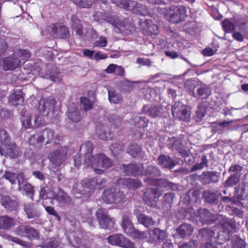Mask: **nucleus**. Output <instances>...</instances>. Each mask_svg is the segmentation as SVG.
<instances>
[{
    "label": "nucleus",
    "instance_id": "nucleus-1",
    "mask_svg": "<svg viewBox=\"0 0 248 248\" xmlns=\"http://www.w3.org/2000/svg\"><path fill=\"white\" fill-rule=\"evenodd\" d=\"M200 220L204 224H210L217 220H219L220 230L217 237L222 241H229L230 234L235 232L236 223L233 219H230L222 215L213 214L205 208L199 211Z\"/></svg>",
    "mask_w": 248,
    "mask_h": 248
},
{
    "label": "nucleus",
    "instance_id": "nucleus-2",
    "mask_svg": "<svg viewBox=\"0 0 248 248\" xmlns=\"http://www.w3.org/2000/svg\"><path fill=\"white\" fill-rule=\"evenodd\" d=\"M113 166V161L104 153L95 154L91 159L86 160L85 167H91L98 174L104 172L105 170Z\"/></svg>",
    "mask_w": 248,
    "mask_h": 248
},
{
    "label": "nucleus",
    "instance_id": "nucleus-3",
    "mask_svg": "<svg viewBox=\"0 0 248 248\" xmlns=\"http://www.w3.org/2000/svg\"><path fill=\"white\" fill-rule=\"evenodd\" d=\"M187 10L184 5H171L169 8L167 20L172 24L179 23L185 19Z\"/></svg>",
    "mask_w": 248,
    "mask_h": 248
},
{
    "label": "nucleus",
    "instance_id": "nucleus-4",
    "mask_svg": "<svg viewBox=\"0 0 248 248\" xmlns=\"http://www.w3.org/2000/svg\"><path fill=\"white\" fill-rule=\"evenodd\" d=\"M124 192L114 187H111L104 191L102 195L103 201L108 204H118L124 199Z\"/></svg>",
    "mask_w": 248,
    "mask_h": 248
},
{
    "label": "nucleus",
    "instance_id": "nucleus-5",
    "mask_svg": "<svg viewBox=\"0 0 248 248\" xmlns=\"http://www.w3.org/2000/svg\"><path fill=\"white\" fill-rule=\"evenodd\" d=\"M96 216L102 229L110 230L114 227V221L110 217L106 209H98L96 212Z\"/></svg>",
    "mask_w": 248,
    "mask_h": 248
},
{
    "label": "nucleus",
    "instance_id": "nucleus-6",
    "mask_svg": "<svg viewBox=\"0 0 248 248\" xmlns=\"http://www.w3.org/2000/svg\"><path fill=\"white\" fill-rule=\"evenodd\" d=\"M107 240L111 245L117 246L123 248H135L134 243L121 233L110 235L108 236Z\"/></svg>",
    "mask_w": 248,
    "mask_h": 248
},
{
    "label": "nucleus",
    "instance_id": "nucleus-7",
    "mask_svg": "<svg viewBox=\"0 0 248 248\" xmlns=\"http://www.w3.org/2000/svg\"><path fill=\"white\" fill-rule=\"evenodd\" d=\"M171 112L175 118L181 121L187 120L190 116L186 106L180 102H175L172 105Z\"/></svg>",
    "mask_w": 248,
    "mask_h": 248
},
{
    "label": "nucleus",
    "instance_id": "nucleus-8",
    "mask_svg": "<svg viewBox=\"0 0 248 248\" xmlns=\"http://www.w3.org/2000/svg\"><path fill=\"white\" fill-rule=\"evenodd\" d=\"M123 169L127 175L137 176H143L144 174L143 164L130 163L128 165L123 164Z\"/></svg>",
    "mask_w": 248,
    "mask_h": 248
},
{
    "label": "nucleus",
    "instance_id": "nucleus-9",
    "mask_svg": "<svg viewBox=\"0 0 248 248\" xmlns=\"http://www.w3.org/2000/svg\"><path fill=\"white\" fill-rule=\"evenodd\" d=\"M220 175V173L219 172L210 170L202 172L200 176V179L203 185H206L218 182Z\"/></svg>",
    "mask_w": 248,
    "mask_h": 248
},
{
    "label": "nucleus",
    "instance_id": "nucleus-10",
    "mask_svg": "<svg viewBox=\"0 0 248 248\" xmlns=\"http://www.w3.org/2000/svg\"><path fill=\"white\" fill-rule=\"evenodd\" d=\"M0 154L10 158H16L19 156V149L14 143L6 144L0 147Z\"/></svg>",
    "mask_w": 248,
    "mask_h": 248
},
{
    "label": "nucleus",
    "instance_id": "nucleus-11",
    "mask_svg": "<svg viewBox=\"0 0 248 248\" xmlns=\"http://www.w3.org/2000/svg\"><path fill=\"white\" fill-rule=\"evenodd\" d=\"M16 232L18 235L26 236L31 240L39 238L38 231L30 226H20L17 228Z\"/></svg>",
    "mask_w": 248,
    "mask_h": 248
},
{
    "label": "nucleus",
    "instance_id": "nucleus-12",
    "mask_svg": "<svg viewBox=\"0 0 248 248\" xmlns=\"http://www.w3.org/2000/svg\"><path fill=\"white\" fill-rule=\"evenodd\" d=\"M66 153L61 152L60 150H56L50 153L47 156L50 161L55 166H61L66 159Z\"/></svg>",
    "mask_w": 248,
    "mask_h": 248
},
{
    "label": "nucleus",
    "instance_id": "nucleus-13",
    "mask_svg": "<svg viewBox=\"0 0 248 248\" xmlns=\"http://www.w3.org/2000/svg\"><path fill=\"white\" fill-rule=\"evenodd\" d=\"M100 14L103 20L113 25L115 28L119 29V28L124 26V21L121 20L118 16H113L106 12H101Z\"/></svg>",
    "mask_w": 248,
    "mask_h": 248
},
{
    "label": "nucleus",
    "instance_id": "nucleus-14",
    "mask_svg": "<svg viewBox=\"0 0 248 248\" xmlns=\"http://www.w3.org/2000/svg\"><path fill=\"white\" fill-rule=\"evenodd\" d=\"M211 93L210 88L205 85H201L195 87L193 95L198 99H206L210 95Z\"/></svg>",
    "mask_w": 248,
    "mask_h": 248
},
{
    "label": "nucleus",
    "instance_id": "nucleus-15",
    "mask_svg": "<svg viewBox=\"0 0 248 248\" xmlns=\"http://www.w3.org/2000/svg\"><path fill=\"white\" fill-rule=\"evenodd\" d=\"M16 220L15 218L8 215H2L0 216V230L8 231L14 227L16 225Z\"/></svg>",
    "mask_w": 248,
    "mask_h": 248
},
{
    "label": "nucleus",
    "instance_id": "nucleus-16",
    "mask_svg": "<svg viewBox=\"0 0 248 248\" xmlns=\"http://www.w3.org/2000/svg\"><path fill=\"white\" fill-rule=\"evenodd\" d=\"M134 214L136 216L138 222L146 228L153 226L155 224V221L151 217L143 214L139 209L135 210Z\"/></svg>",
    "mask_w": 248,
    "mask_h": 248
},
{
    "label": "nucleus",
    "instance_id": "nucleus-17",
    "mask_svg": "<svg viewBox=\"0 0 248 248\" xmlns=\"http://www.w3.org/2000/svg\"><path fill=\"white\" fill-rule=\"evenodd\" d=\"M21 62L18 58L7 57L3 59L2 66L5 71H7L18 68Z\"/></svg>",
    "mask_w": 248,
    "mask_h": 248
},
{
    "label": "nucleus",
    "instance_id": "nucleus-18",
    "mask_svg": "<svg viewBox=\"0 0 248 248\" xmlns=\"http://www.w3.org/2000/svg\"><path fill=\"white\" fill-rule=\"evenodd\" d=\"M93 144L90 141H86L80 146L79 152L84 154L83 164L85 166L86 160L88 159L90 161L92 157L94 156V155H93Z\"/></svg>",
    "mask_w": 248,
    "mask_h": 248
},
{
    "label": "nucleus",
    "instance_id": "nucleus-19",
    "mask_svg": "<svg viewBox=\"0 0 248 248\" xmlns=\"http://www.w3.org/2000/svg\"><path fill=\"white\" fill-rule=\"evenodd\" d=\"M1 204L7 210L10 211H16L18 207L17 201L9 196L2 197Z\"/></svg>",
    "mask_w": 248,
    "mask_h": 248
},
{
    "label": "nucleus",
    "instance_id": "nucleus-20",
    "mask_svg": "<svg viewBox=\"0 0 248 248\" xmlns=\"http://www.w3.org/2000/svg\"><path fill=\"white\" fill-rule=\"evenodd\" d=\"M23 207L24 211L29 219L36 218L40 217V214L34 203L32 202L26 203L24 204Z\"/></svg>",
    "mask_w": 248,
    "mask_h": 248
},
{
    "label": "nucleus",
    "instance_id": "nucleus-21",
    "mask_svg": "<svg viewBox=\"0 0 248 248\" xmlns=\"http://www.w3.org/2000/svg\"><path fill=\"white\" fill-rule=\"evenodd\" d=\"M96 133L99 139L102 140H110L113 137V134L110 131L109 128L103 124L97 126Z\"/></svg>",
    "mask_w": 248,
    "mask_h": 248
},
{
    "label": "nucleus",
    "instance_id": "nucleus-22",
    "mask_svg": "<svg viewBox=\"0 0 248 248\" xmlns=\"http://www.w3.org/2000/svg\"><path fill=\"white\" fill-rule=\"evenodd\" d=\"M93 178L82 181L80 185V188L82 189H80L79 191L78 192L83 196L90 194L93 190L95 189V184H93Z\"/></svg>",
    "mask_w": 248,
    "mask_h": 248
},
{
    "label": "nucleus",
    "instance_id": "nucleus-23",
    "mask_svg": "<svg viewBox=\"0 0 248 248\" xmlns=\"http://www.w3.org/2000/svg\"><path fill=\"white\" fill-rule=\"evenodd\" d=\"M71 28L76 35L82 37L84 35L83 26L81 20L77 16L73 15L71 18Z\"/></svg>",
    "mask_w": 248,
    "mask_h": 248
},
{
    "label": "nucleus",
    "instance_id": "nucleus-24",
    "mask_svg": "<svg viewBox=\"0 0 248 248\" xmlns=\"http://www.w3.org/2000/svg\"><path fill=\"white\" fill-rule=\"evenodd\" d=\"M40 132L43 135L44 141L46 140V144L50 143H53L54 144L59 143L60 139L57 136H55V132L52 129L47 128Z\"/></svg>",
    "mask_w": 248,
    "mask_h": 248
},
{
    "label": "nucleus",
    "instance_id": "nucleus-25",
    "mask_svg": "<svg viewBox=\"0 0 248 248\" xmlns=\"http://www.w3.org/2000/svg\"><path fill=\"white\" fill-rule=\"evenodd\" d=\"M8 100L12 105L18 106L23 103L24 98L21 89L15 90L13 93L8 97Z\"/></svg>",
    "mask_w": 248,
    "mask_h": 248
},
{
    "label": "nucleus",
    "instance_id": "nucleus-26",
    "mask_svg": "<svg viewBox=\"0 0 248 248\" xmlns=\"http://www.w3.org/2000/svg\"><path fill=\"white\" fill-rule=\"evenodd\" d=\"M55 199L62 206L68 205L71 202V198L62 189H60L55 195Z\"/></svg>",
    "mask_w": 248,
    "mask_h": 248
},
{
    "label": "nucleus",
    "instance_id": "nucleus-27",
    "mask_svg": "<svg viewBox=\"0 0 248 248\" xmlns=\"http://www.w3.org/2000/svg\"><path fill=\"white\" fill-rule=\"evenodd\" d=\"M158 164L163 168L171 170L176 164L175 161L170 156L161 155L158 157Z\"/></svg>",
    "mask_w": 248,
    "mask_h": 248
},
{
    "label": "nucleus",
    "instance_id": "nucleus-28",
    "mask_svg": "<svg viewBox=\"0 0 248 248\" xmlns=\"http://www.w3.org/2000/svg\"><path fill=\"white\" fill-rule=\"evenodd\" d=\"M199 196V192L196 189L189 190L184 196L183 200L185 203L188 204L190 203L196 202Z\"/></svg>",
    "mask_w": 248,
    "mask_h": 248
},
{
    "label": "nucleus",
    "instance_id": "nucleus-29",
    "mask_svg": "<svg viewBox=\"0 0 248 248\" xmlns=\"http://www.w3.org/2000/svg\"><path fill=\"white\" fill-rule=\"evenodd\" d=\"M193 231V227L189 224L184 223L177 229V232L181 238L190 235Z\"/></svg>",
    "mask_w": 248,
    "mask_h": 248
},
{
    "label": "nucleus",
    "instance_id": "nucleus-30",
    "mask_svg": "<svg viewBox=\"0 0 248 248\" xmlns=\"http://www.w3.org/2000/svg\"><path fill=\"white\" fill-rule=\"evenodd\" d=\"M18 189L20 191H24L30 197H33L34 192L33 186L29 183L26 182V178L24 177L23 181L19 180Z\"/></svg>",
    "mask_w": 248,
    "mask_h": 248
},
{
    "label": "nucleus",
    "instance_id": "nucleus-31",
    "mask_svg": "<svg viewBox=\"0 0 248 248\" xmlns=\"http://www.w3.org/2000/svg\"><path fill=\"white\" fill-rule=\"evenodd\" d=\"M143 200L147 205L153 206L155 200V189L153 188H147L144 192Z\"/></svg>",
    "mask_w": 248,
    "mask_h": 248
},
{
    "label": "nucleus",
    "instance_id": "nucleus-32",
    "mask_svg": "<svg viewBox=\"0 0 248 248\" xmlns=\"http://www.w3.org/2000/svg\"><path fill=\"white\" fill-rule=\"evenodd\" d=\"M130 215L129 213H125L122 217L121 226L124 232L126 234L129 232V231L134 227L130 219Z\"/></svg>",
    "mask_w": 248,
    "mask_h": 248
},
{
    "label": "nucleus",
    "instance_id": "nucleus-33",
    "mask_svg": "<svg viewBox=\"0 0 248 248\" xmlns=\"http://www.w3.org/2000/svg\"><path fill=\"white\" fill-rule=\"evenodd\" d=\"M43 141V135L40 131H37L31 136L29 143L36 148H39L42 145Z\"/></svg>",
    "mask_w": 248,
    "mask_h": 248
},
{
    "label": "nucleus",
    "instance_id": "nucleus-34",
    "mask_svg": "<svg viewBox=\"0 0 248 248\" xmlns=\"http://www.w3.org/2000/svg\"><path fill=\"white\" fill-rule=\"evenodd\" d=\"M156 244H161L162 248H168L170 243H168L166 239L167 235L166 232L159 229L156 228Z\"/></svg>",
    "mask_w": 248,
    "mask_h": 248
},
{
    "label": "nucleus",
    "instance_id": "nucleus-35",
    "mask_svg": "<svg viewBox=\"0 0 248 248\" xmlns=\"http://www.w3.org/2000/svg\"><path fill=\"white\" fill-rule=\"evenodd\" d=\"M221 194L217 193L211 191H206L203 193V197L205 202L211 204H217L218 202V198Z\"/></svg>",
    "mask_w": 248,
    "mask_h": 248
},
{
    "label": "nucleus",
    "instance_id": "nucleus-36",
    "mask_svg": "<svg viewBox=\"0 0 248 248\" xmlns=\"http://www.w3.org/2000/svg\"><path fill=\"white\" fill-rule=\"evenodd\" d=\"M3 177L8 180L12 184H15L16 183V181H18V184H19V180L23 181L24 180V175L23 173H19L16 174L14 172H11L6 171L5 172Z\"/></svg>",
    "mask_w": 248,
    "mask_h": 248
},
{
    "label": "nucleus",
    "instance_id": "nucleus-37",
    "mask_svg": "<svg viewBox=\"0 0 248 248\" xmlns=\"http://www.w3.org/2000/svg\"><path fill=\"white\" fill-rule=\"evenodd\" d=\"M214 235V231L210 228H202L199 231V237L205 240H209Z\"/></svg>",
    "mask_w": 248,
    "mask_h": 248
},
{
    "label": "nucleus",
    "instance_id": "nucleus-38",
    "mask_svg": "<svg viewBox=\"0 0 248 248\" xmlns=\"http://www.w3.org/2000/svg\"><path fill=\"white\" fill-rule=\"evenodd\" d=\"M67 117L73 123H78L82 119L80 111L77 109L73 111L69 110L67 113Z\"/></svg>",
    "mask_w": 248,
    "mask_h": 248
},
{
    "label": "nucleus",
    "instance_id": "nucleus-39",
    "mask_svg": "<svg viewBox=\"0 0 248 248\" xmlns=\"http://www.w3.org/2000/svg\"><path fill=\"white\" fill-rule=\"evenodd\" d=\"M235 196L238 200L248 199V186L245 183L241 188L237 191Z\"/></svg>",
    "mask_w": 248,
    "mask_h": 248
},
{
    "label": "nucleus",
    "instance_id": "nucleus-40",
    "mask_svg": "<svg viewBox=\"0 0 248 248\" xmlns=\"http://www.w3.org/2000/svg\"><path fill=\"white\" fill-rule=\"evenodd\" d=\"M141 151V147L136 143L130 145L127 149V152L133 157L140 155Z\"/></svg>",
    "mask_w": 248,
    "mask_h": 248
},
{
    "label": "nucleus",
    "instance_id": "nucleus-41",
    "mask_svg": "<svg viewBox=\"0 0 248 248\" xmlns=\"http://www.w3.org/2000/svg\"><path fill=\"white\" fill-rule=\"evenodd\" d=\"M119 87L121 91L123 92H131L134 88L133 82L127 79H124L120 81Z\"/></svg>",
    "mask_w": 248,
    "mask_h": 248
},
{
    "label": "nucleus",
    "instance_id": "nucleus-42",
    "mask_svg": "<svg viewBox=\"0 0 248 248\" xmlns=\"http://www.w3.org/2000/svg\"><path fill=\"white\" fill-rule=\"evenodd\" d=\"M126 234L134 238L138 239H144L147 237L146 234L144 232L140 231L134 227Z\"/></svg>",
    "mask_w": 248,
    "mask_h": 248
},
{
    "label": "nucleus",
    "instance_id": "nucleus-43",
    "mask_svg": "<svg viewBox=\"0 0 248 248\" xmlns=\"http://www.w3.org/2000/svg\"><path fill=\"white\" fill-rule=\"evenodd\" d=\"M240 177L238 175L231 174L224 182L223 186L225 187H232L236 185L240 181Z\"/></svg>",
    "mask_w": 248,
    "mask_h": 248
},
{
    "label": "nucleus",
    "instance_id": "nucleus-44",
    "mask_svg": "<svg viewBox=\"0 0 248 248\" xmlns=\"http://www.w3.org/2000/svg\"><path fill=\"white\" fill-rule=\"evenodd\" d=\"M201 162L197 163L191 168L190 172H194L197 170H201L205 167H208V160L205 155H202L201 157Z\"/></svg>",
    "mask_w": 248,
    "mask_h": 248
},
{
    "label": "nucleus",
    "instance_id": "nucleus-45",
    "mask_svg": "<svg viewBox=\"0 0 248 248\" xmlns=\"http://www.w3.org/2000/svg\"><path fill=\"white\" fill-rule=\"evenodd\" d=\"M232 248H246V242L244 240L235 235L232 239Z\"/></svg>",
    "mask_w": 248,
    "mask_h": 248
},
{
    "label": "nucleus",
    "instance_id": "nucleus-46",
    "mask_svg": "<svg viewBox=\"0 0 248 248\" xmlns=\"http://www.w3.org/2000/svg\"><path fill=\"white\" fill-rule=\"evenodd\" d=\"M206 112L205 107L202 105H199L196 111L195 121L197 122H201L205 116Z\"/></svg>",
    "mask_w": 248,
    "mask_h": 248
},
{
    "label": "nucleus",
    "instance_id": "nucleus-47",
    "mask_svg": "<svg viewBox=\"0 0 248 248\" xmlns=\"http://www.w3.org/2000/svg\"><path fill=\"white\" fill-rule=\"evenodd\" d=\"M80 101L83 106V108L85 111L91 110L93 108V102L91 101L88 98L86 97H81Z\"/></svg>",
    "mask_w": 248,
    "mask_h": 248
},
{
    "label": "nucleus",
    "instance_id": "nucleus-48",
    "mask_svg": "<svg viewBox=\"0 0 248 248\" xmlns=\"http://www.w3.org/2000/svg\"><path fill=\"white\" fill-rule=\"evenodd\" d=\"M135 126L139 128H144L147 126L149 120L145 117H140L135 119Z\"/></svg>",
    "mask_w": 248,
    "mask_h": 248
},
{
    "label": "nucleus",
    "instance_id": "nucleus-49",
    "mask_svg": "<svg viewBox=\"0 0 248 248\" xmlns=\"http://www.w3.org/2000/svg\"><path fill=\"white\" fill-rule=\"evenodd\" d=\"M93 183L95 184V189H101L105 186L106 181L104 178L97 176L93 178Z\"/></svg>",
    "mask_w": 248,
    "mask_h": 248
},
{
    "label": "nucleus",
    "instance_id": "nucleus-50",
    "mask_svg": "<svg viewBox=\"0 0 248 248\" xmlns=\"http://www.w3.org/2000/svg\"><path fill=\"white\" fill-rule=\"evenodd\" d=\"M222 26L225 32H231L234 30V25L230 19H225L222 22Z\"/></svg>",
    "mask_w": 248,
    "mask_h": 248
},
{
    "label": "nucleus",
    "instance_id": "nucleus-51",
    "mask_svg": "<svg viewBox=\"0 0 248 248\" xmlns=\"http://www.w3.org/2000/svg\"><path fill=\"white\" fill-rule=\"evenodd\" d=\"M243 170V167L239 165L236 164L234 165H232L230 167L228 172L231 174L233 175H238V177L241 176V171Z\"/></svg>",
    "mask_w": 248,
    "mask_h": 248
},
{
    "label": "nucleus",
    "instance_id": "nucleus-52",
    "mask_svg": "<svg viewBox=\"0 0 248 248\" xmlns=\"http://www.w3.org/2000/svg\"><path fill=\"white\" fill-rule=\"evenodd\" d=\"M74 2L81 8H90L93 4L92 0H74Z\"/></svg>",
    "mask_w": 248,
    "mask_h": 248
},
{
    "label": "nucleus",
    "instance_id": "nucleus-53",
    "mask_svg": "<svg viewBox=\"0 0 248 248\" xmlns=\"http://www.w3.org/2000/svg\"><path fill=\"white\" fill-rule=\"evenodd\" d=\"M108 99L111 103L118 104L122 99L114 91H108Z\"/></svg>",
    "mask_w": 248,
    "mask_h": 248
},
{
    "label": "nucleus",
    "instance_id": "nucleus-54",
    "mask_svg": "<svg viewBox=\"0 0 248 248\" xmlns=\"http://www.w3.org/2000/svg\"><path fill=\"white\" fill-rule=\"evenodd\" d=\"M58 35L60 38L62 39H66L69 37L70 32L68 28L65 26H60Z\"/></svg>",
    "mask_w": 248,
    "mask_h": 248
},
{
    "label": "nucleus",
    "instance_id": "nucleus-55",
    "mask_svg": "<svg viewBox=\"0 0 248 248\" xmlns=\"http://www.w3.org/2000/svg\"><path fill=\"white\" fill-rule=\"evenodd\" d=\"M16 55L23 60H28L31 57V53L27 49H19L16 52Z\"/></svg>",
    "mask_w": 248,
    "mask_h": 248
},
{
    "label": "nucleus",
    "instance_id": "nucleus-56",
    "mask_svg": "<svg viewBox=\"0 0 248 248\" xmlns=\"http://www.w3.org/2000/svg\"><path fill=\"white\" fill-rule=\"evenodd\" d=\"M168 11L169 9L167 8L166 4L156 6V12L159 14L158 16H164L167 19Z\"/></svg>",
    "mask_w": 248,
    "mask_h": 248
},
{
    "label": "nucleus",
    "instance_id": "nucleus-57",
    "mask_svg": "<svg viewBox=\"0 0 248 248\" xmlns=\"http://www.w3.org/2000/svg\"><path fill=\"white\" fill-rule=\"evenodd\" d=\"M46 211L49 214V215L53 216L55 217V219L60 221L61 220V217L60 215L57 213L54 208L51 206H47L45 208Z\"/></svg>",
    "mask_w": 248,
    "mask_h": 248
},
{
    "label": "nucleus",
    "instance_id": "nucleus-58",
    "mask_svg": "<svg viewBox=\"0 0 248 248\" xmlns=\"http://www.w3.org/2000/svg\"><path fill=\"white\" fill-rule=\"evenodd\" d=\"M74 240L75 242V245L73 247L76 248H90L88 245L83 244L82 242V239L77 236H74Z\"/></svg>",
    "mask_w": 248,
    "mask_h": 248
},
{
    "label": "nucleus",
    "instance_id": "nucleus-59",
    "mask_svg": "<svg viewBox=\"0 0 248 248\" xmlns=\"http://www.w3.org/2000/svg\"><path fill=\"white\" fill-rule=\"evenodd\" d=\"M108 43L107 39L106 37L101 36L98 40L96 41L93 43L94 47H103L107 46Z\"/></svg>",
    "mask_w": 248,
    "mask_h": 248
},
{
    "label": "nucleus",
    "instance_id": "nucleus-60",
    "mask_svg": "<svg viewBox=\"0 0 248 248\" xmlns=\"http://www.w3.org/2000/svg\"><path fill=\"white\" fill-rule=\"evenodd\" d=\"M22 124L23 126L25 129L32 128V123H31V116H24L22 121Z\"/></svg>",
    "mask_w": 248,
    "mask_h": 248
},
{
    "label": "nucleus",
    "instance_id": "nucleus-61",
    "mask_svg": "<svg viewBox=\"0 0 248 248\" xmlns=\"http://www.w3.org/2000/svg\"><path fill=\"white\" fill-rule=\"evenodd\" d=\"M169 184V181L163 179H156V187L159 188H166L167 189Z\"/></svg>",
    "mask_w": 248,
    "mask_h": 248
},
{
    "label": "nucleus",
    "instance_id": "nucleus-62",
    "mask_svg": "<svg viewBox=\"0 0 248 248\" xmlns=\"http://www.w3.org/2000/svg\"><path fill=\"white\" fill-rule=\"evenodd\" d=\"M198 241L195 240H191L187 243H184L179 247V248H197Z\"/></svg>",
    "mask_w": 248,
    "mask_h": 248
},
{
    "label": "nucleus",
    "instance_id": "nucleus-63",
    "mask_svg": "<svg viewBox=\"0 0 248 248\" xmlns=\"http://www.w3.org/2000/svg\"><path fill=\"white\" fill-rule=\"evenodd\" d=\"M131 178H120L117 179V184L119 186H121L123 188H128L129 182Z\"/></svg>",
    "mask_w": 248,
    "mask_h": 248
},
{
    "label": "nucleus",
    "instance_id": "nucleus-64",
    "mask_svg": "<svg viewBox=\"0 0 248 248\" xmlns=\"http://www.w3.org/2000/svg\"><path fill=\"white\" fill-rule=\"evenodd\" d=\"M141 186V182L140 181L130 178L128 188L136 190Z\"/></svg>",
    "mask_w": 248,
    "mask_h": 248
}]
</instances>
